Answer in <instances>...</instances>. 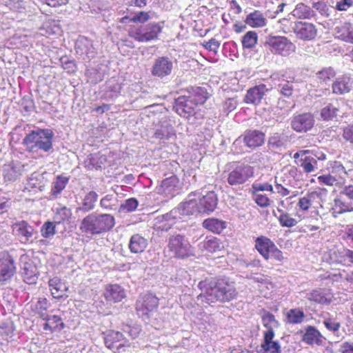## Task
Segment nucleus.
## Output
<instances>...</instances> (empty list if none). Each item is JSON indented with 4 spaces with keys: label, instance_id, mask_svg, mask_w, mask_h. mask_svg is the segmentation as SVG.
<instances>
[{
    "label": "nucleus",
    "instance_id": "obj_11",
    "mask_svg": "<svg viewBox=\"0 0 353 353\" xmlns=\"http://www.w3.org/2000/svg\"><path fill=\"white\" fill-rule=\"evenodd\" d=\"M254 175V169L247 164H240L230 170L227 175V182L232 186L245 183Z\"/></svg>",
    "mask_w": 353,
    "mask_h": 353
},
{
    "label": "nucleus",
    "instance_id": "obj_4",
    "mask_svg": "<svg viewBox=\"0 0 353 353\" xmlns=\"http://www.w3.org/2000/svg\"><path fill=\"white\" fill-rule=\"evenodd\" d=\"M54 133L49 128H37L28 133L22 141V144L30 152H49L52 149Z\"/></svg>",
    "mask_w": 353,
    "mask_h": 353
},
{
    "label": "nucleus",
    "instance_id": "obj_45",
    "mask_svg": "<svg viewBox=\"0 0 353 353\" xmlns=\"http://www.w3.org/2000/svg\"><path fill=\"white\" fill-rule=\"evenodd\" d=\"M336 37L341 40L353 43V28L350 23H344L340 27H336Z\"/></svg>",
    "mask_w": 353,
    "mask_h": 353
},
{
    "label": "nucleus",
    "instance_id": "obj_3",
    "mask_svg": "<svg viewBox=\"0 0 353 353\" xmlns=\"http://www.w3.org/2000/svg\"><path fill=\"white\" fill-rule=\"evenodd\" d=\"M114 225L115 219L112 215L92 212L81 220L79 230L86 236H96L109 232Z\"/></svg>",
    "mask_w": 353,
    "mask_h": 353
},
{
    "label": "nucleus",
    "instance_id": "obj_57",
    "mask_svg": "<svg viewBox=\"0 0 353 353\" xmlns=\"http://www.w3.org/2000/svg\"><path fill=\"white\" fill-rule=\"evenodd\" d=\"M278 91L285 97L292 96L294 90L292 82L281 80L277 86Z\"/></svg>",
    "mask_w": 353,
    "mask_h": 353
},
{
    "label": "nucleus",
    "instance_id": "obj_60",
    "mask_svg": "<svg viewBox=\"0 0 353 353\" xmlns=\"http://www.w3.org/2000/svg\"><path fill=\"white\" fill-rule=\"evenodd\" d=\"M20 105L23 112L27 114L33 112L35 108L34 100L30 95L24 96L21 99Z\"/></svg>",
    "mask_w": 353,
    "mask_h": 353
},
{
    "label": "nucleus",
    "instance_id": "obj_28",
    "mask_svg": "<svg viewBox=\"0 0 353 353\" xmlns=\"http://www.w3.org/2000/svg\"><path fill=\"white\" fill-rule=\"evenodd\" d=\"M105 300L108 302L118 303L121 301L126 296L125 290L118 284L108 285L103 292Z\"/></svg>",
    "mask_w": 353,
    "mask_h": 353
},
{
    "label": "nucleus",
    "instance_id": "obj_42",
    "mask_svg": "<svg viewBox=\"0 0 353 353\" xmlns=\"http://www.w3.org/2000/svg\"><path fill=\"white\" fill-rule=\"evenodd\" d=\"M292 14L298 19H310L315 16V12L310 7L300 3L292 11Z\"/></svg>",
    "mask_w": 353,
    "mask_h": 353
},
{
    "label": "nucleus",
    "instance_id": "obj_36",
    "mask_svg": "<svg viewBox=\"0 0 353 353\" xmlns=\"http://www.w3.org/2000/svg\"><path fill=\"white\" fill-rule=\"evenodd\" d=\"M148 246V240L139 234H133L130 239L128 248L132 253L143 252Z\"/></svg>",
    "mask_w": 353,
    "mask_h": 353
},
{
    "label": "nucleus",
    "instance_id": "obj_30",
    "mask_svg": "<svg viewBox=\"0 0 353 353\" xmlns=\"http://www.w3.org/2000/svg\"><path fill=\"white\" fill-rule=\"evenodd\" d=\"M75 50L78 54L81 56H85V57L83 58L84 60H90L94 57L96 54L92 41L87 38H81L79 39L76 43Z\"/></svg>",
    "mask_w": 353,
    "mask_h": 353
},
{
    "label": "nucleus",
    "instance_id": "obj_48",
    "mask_svg": "<svg viewBox=\"0 0 353 353\" xmlns=\"http://www.w3.org/2000/svg\"><path fill=\"white\" fill-rule=\"evenodd\" d=\"M117 196L113 194H109L105 195L101 199L99 205L103 210L113 211L117 210Z\"/></svg>",
    "mask_w": 353,
    "mask_h": 353
},
{
    "label": "nucleus",
    "instance_id": "obj_7",
    "mask_svg": "<svg viewBox=\"0 0 353 353\" xmlns=\"http://www.w3.org/2000/svg\"><path fill=\"white\" fill-rule=\"evenodd\" d=\"M353 204V185L343 186L336 198L333 201V205L330 208L332 216L336 218L339 214L352 210Z\"/></svg>",
    "mask_w": 353,
    "mask_h": 353
},
{
    "label": "nucleus",
    "instance_id": "obj_6",
    "mask_svg": "<svg viewBox=\"0 0 353 353\" xmlns=\"http://www.w3.org/2000/svg\"><path fill=\"white\" fill-rule=\"evenodd\" d=\"M164 22H152L137 26L129 30L130 37L139 42H149L158 39L162 32Z\"/></svg>",
    "mask_w": 353,
    "mask_h": 353
},
{
    "label": "nucleus",
    "instance_id": "obj_12",
    "mask_svg": "<svg viewBox=\"0 0 353 353\" xmlns=\"http://www.w3.org/2000/svg\"><path fill=\"white\" fill-rule=\"evenodd\" d=\"M265 45L272 53L283 57L289 56L295 50V46L284 37H270L265 41Z\"/></svg>",
    "mask_w": 353,
    "mask_h": 353
},
{
    "label": "nucleus",
    "instance_id": "obj_56",
    "mask_svg": "<svg viewBox=\"0 0 353 353\" xmlns=\"http://www.w3.org/2000/svg\"><path fill=\"white\" fill-rule=\"evenodd\" d=\"M56 222L48 221L41 228V236L45 239H51L56 234Z\"/></svg>",
    "mask_w": 353,
    "mask_h": 353
},
{
    "label": "nucleus",
    "instance_id": "obj_24",
    "mask_svg": "<svg viewBox=\"0 0 353 353\" xmlns=\"http://www.w3.org/2000/svg\"><path fill=\"white\" fill-rule=\"evenodd\" d=\"M48 285L53 298L57 299H65L68 298L67 292L68 287L66 283L60 278L54 276L50 279L48 281Z\"/></svg>",
    "mask_w": 353,
    "mask_h": 353
},
{
    "label": "nucleus",
    "instance_id": "obj_10",
    "mask_svg": "<svg viewBox=\"0 0 353 353\" xmlns=\"http://www.w3.org/2000/svg\"><path fill=\"white\" fill-rule=\"evenodd\" d=\"M159 305V299L152 293L141 294L136 302L137 314L143 320L149 318L151 313L154 312Z\"/></svg>",
    "mask_w": 353,
    "mask_h": 353
},
{
    "label": "nucleus",
    "instance_id": "obj_31",
    "mask_svg": "<svg viewBox=\"0 0 353 353\" xmlns=\"http://www.w3.org/2000/svg\"><path fill=\"white\" fill-rule=\"evenodd\" d=\"M268 16V12L264 14L261 11L256 10L246 16L245 23L254 28H263L268 23L267 17Z\"/></svg>",
    "mask_w": 353,
    "mask_h": 353
},
{
    "label": "nucleus",
    "instance_id": "obj_54",
    "mask_svg": "<svg viewBox=\"0 0 353 353\" xmlns=\"http://www.w3.org/2000/svg\"><path fill=\"white\" fill-rule=\"evenodd\" d=\"M50 306V303L46 298H39L34 304V312L39 316L41 319H46V310Z\"/></svg>",
    "mask_w": 353,
    "mask_h": 353
},
{
    "label": "nucleus",
    "instance_id": "obj_43",
    "mask_svg": "<svg viewBox=\"0 0 353 353\" xmlns=\"http://www.w3.org/2000/svg\"><path fill=\"white\" fill-rule=\"evenodd\" d=\"M199 249L208 252H215L221 250V243L219 240L214 236H207L199 244Z\"/></svg>",
    "mask_w": 353,
    "mask_h": 353
},
{
    "label": "nucleus",
    "instance_id": "obj_46",
    "mask_svg": "<svg viewBox=\"0 0 353 353\" xmlns=\"http://www.w3.org/2000/svg\"><path fill=\"white\" fill-rule=\"evenodd\" d=\"M106 158L105 156L99 153L90 154L88 156L85 161V166L90 169H99L101 168L102 165L105 162Z\"/></svg>",
    "mask_w": 353,
    "mask_h": 353
},
{
    "label": "nucleus",
    "instance_id": "obj_52",
    "mask_svg": "<svg viewBox=\"0 0 353 353\" xmlns=\"http://www.w3.org/2000/svg\"><path fill=\"white\" fill-rule=\"evenodd\" d=\"M139 205V201L135 198H130L125 200L118 208L119 213H129L134 212Z\"/></svg>",
    "mask_w": 353,
    "mask_h": 353
},
{
    "label": "nucleus",
    "instance_id": "obj_20",
    "mask_svg": "<svg viewBox=\"0 0 353 353\" xmlns=\"http://www.w3.org/2000/svg\"><path fill=\"white\" fill-rule=\"evenodd\" d=\"M325 154L313 151V154H307L302 159L296 161L298 166L301 168L305 173H312L318 170V160H325Z\"/></svg>",
    "mask_w": 353,
    "mask_h": 353
},
{
    "label": "nucleus",
    "instance_id": "obj_25",
    "mask_svg": "<svg viewBox=\"0 0 353 353\" xmlns=\"http://www.w3.org/2000/svg\"><path fill=\"white\" fill-rule=\"evenodd\" d=\"M294 32L298 38L303 40H312L316 36L317 33L314 25L302 21L295 24Z\"/></svg>",
    "mask_w": 353,
    "mask_h": 353
},
{
    "label": "nucleus",
    "instance_id": "obj_2",
    "mask_svg": "<svg viewBox=\"0 0 353 353\" xmlns=\"http://www.w3.org/2000/svg\"><path fill=\"white\" fill-rule=\"evenodd\" d=\"M188 95L179 96L174 101L173 109L181 117L189 118L195 113L199 105L208 98L207 90L203 87H190L187 89Z\"/></svg>",
    "mask_w": 353,
    "mask_h": 353
},
{
    "label": "nucleus",
    "instance_id": "obj_41",
    "mask_svg": "<svg viewBox=\"0 0 353 353\" xmlns=\"http://www.w3.org/2000/svg\"><path fill=\"white\" fill-rule=\"evenodd\" d=\"M99 195L93 190L85 194L82 201V205L77 208V210L87 212L92 211L96 205Z\"/></svg>",
    "mask_w": 353,
    "mask_h": 353
},
{
    "label": "nucleus",
    "instance_id": "obj_49",
    "mask_svg": "<svg viewBox=\"0 0 353 353\" xmlns=\"http://www.w3.org/2000/svg\"><path fill=\"white\" fill-rule=\"evenodd\" d=\"M305 298L310 301L321 305H328L331 300L325 296L321 290H314L306 294Z\"/></svg>",
    "mask_w": 353,
    "mask_h": 353
},
{
    "label": "nucleus",
    "instance_id": "obj_47",
    "mask_svg": "<svg viewBox=\"0 0 353 353\" xmlns=\"http://www.w3.org/2000/svg\"><path fill=\"white\" fill-rule=\"evenodd\" d=\"M287 322L290 324H301L304 321L305 314L302 309L292 308L286 312Z\"/></svg>",
    "mask_w": 353,
    "mask_h": 353
},
{
    "label": "nucleus",
    "instance_id": "obj_29",
    "mask_svg": "<svg viewBox=\"0 0 353 353\" xmlns=\"http://www.w3.org/2000/svg\"><path fill=\"white\" fill-rule=\"evenodd\" d=\"M121 88V83L118 79L112 78L103 85V97L105 99L113 100L120 95Z\"/></svg>",
    "mask_w": 353,
    "mask_h": 353
},
{
    "label": "nucleus",
    "instance_id": "obj_16",
    "mask_svg": "<svg viewBox=\"0 0 353 353\" xmlns=\"http://www.w3.org/2000/svg\"><path fill=\"white\" fill-rule=\"evenodd\" d=\"M291 141V137L283 130L270 134L268 138L267 147L274 153H281L287 149Z\"/></svg>",
    "mask_w": 353,
    "mask_h": 353
},
{
    "label": "nucleus",
    "instance_id": "obj_9",
    "mask_svg": "<svg viewBox=\"0 0 353 353\" xmlns=\"http://www.w3.org/2000/svg\"><path fill=\"white\" fill-rule=\"evenodd\" d=\"M168 248L173 256L184 259L194 255V250L188 239L181 234L172 235L169 238Z\"/></svg>",
    "mask_w": 353,
    "mask_h": 353
},
{
    "label": "nucleus",
    "instance_id": "obj_34",
    "mask_svg": "<svg viewBox=\"0 0 353 353\" xmlns=\"http://www.w3.org/2000/svg\"><path fill=\"white\" fill-rule=\"evenodd\" d=\"M275 244L268 237L260 236L255 240V248L265 259L270 258V252Z\"/></svg>",
    "mask_w": 353,
    "mask_h": 353
},
{
    "label": "nucleus",
    "instance_id": "obj_44",
    "mask_svg": "<svg viewBox=\"0 0 353 353\" xmlns=\"http://www.w3.org/2000/svg\"><path fill=\"white\" fill-rule=\"evenodd\" d=\"M42 319L46 321L43 325L44 330H61L65 327L64 323L61 321V319L57 315L46 314V319Z\"/></svg>",
    "mask_w": 353,
    "mask_h": 353
},
{
    "label": "nucleus",
    "instance_id": "obj_15",
    "mask_svg": "<svg viewBox=\"0 0 353 353\" xmlns=\"http://www.w3.org/2000/svg\"><path fill=\"white\" fill-rule=\"evenodd\" d=\"M16 269L14 257L8 252H0V282L11 279Z\"/></svg>",
    "mask_w": 353,
    "mask_h": 353
},
{
    "label": "nucleus",
    "instance_id": "obj_64",
    "mask_svg": "<svg viewBox=\"0 0 353 353\" xmlns=\"http://www.w3.org/2000/svg\"><path fill=\"white\" fill-rule=\"evenodd\" d=\"M141 330L140 326L137 325H124L122 327V331L132 339L138 337Z\"/></svg>",
    "mask_w": 353,
    "mask_h": 353
},
{
    "label": "nucleus",
    "instance_id": "obj_40",
    "mask_svg": "<svg viewBox=\"0 0 353 353\" xmlns=\"http://www.w3.org/2000/svg\"><path fill=\"white\" fill-rule=\"evenodd\" d=\"M321 334L315 327L308 325L305 328L302 341L308 345L319 344L321 342Z\"/></svg>",
    "mask_w": 353,
    "mask_h": 353
},
{
    "label": "nucleus",
    "instance_id": "obj_37",
    "mask_svg": "<svg viewBox=\"0 0 353 353\" xmlns=\"http://www.w3.org/2000/svg\"><path fill=\"white\" fill-rule=\"evenodd\" d=\"M70 180L69 176L64 175H57L51 185L50 194L52 199L58 198L65 189Z\"/></svg>",
    "mask_w": 353,
    "mask_h": 353
},
{
    "label": "nucleus",
    "instance_id": "obj_21",
    "mask_svg": "<svg viewBox=\"0 0 353 353\" xmlns=\"http://www.w3.org/2000/svg\"><path fill=\"white\" fill-rule=\"evenodd\" d=\"M269 90L265 84L255 85L247 90L243 101L247 104L258 105L262 103Z\"/></svg>",
    "mask_w": 353,
    "mask_h": 353
},
{
    "label": "nucleus",
    "instance_id": "obj_53",
    "mask_svg": "<svg viewBox=\"0 0 353 353\" xmlns=\"http://www.w3.org/2000/svg\"><path fill=\"white\" fill-rule=\"evenodd\" d=\"M20 173L13 164H6L3 168V176L6 181L11 182L17 180Z\"/></svg>",
    "mask_w": 353,
    "mask_h": 353
},
{
    "label": "nucleus",
    "instance_id": "obj_19",
    "mask_svg": "<svg viewBox=\"0 0 353 353\" xmlns=\"http://www.w3.org/2000/svg\"><path fill=\"white\" fill-rule=\"evenodd\" d=\"M153 137L162 141L170 139L175 137V131L173 126L166 118H162L157 123L152 124Z\"/></svg>",
    "mask_w": 353,
    "mask_h": 353
},
{
    "label": "nucleus",
    "instance_id": "obj_14",
    "mask_svg": "<svg viewBox=\"0 0 353 353\" xmlns=\"http://www.w3.org/2000/svg\"><path fill=\"white\" fill-rule=\"evenodd\" d=\"M315 123V118L310 112H303L295 114L290 122L292 129L299 133L307 132L311 130Z\"/></svg>",
    "mask_w": 353,
    "mask_h": 353
},
{
    "label": "nucleus",
    "instance_id": "obj_13",
    "mask_svg": "<svg viewBox=\"0 0 353 353\" xmlns=\"http://www.w3.org/2000/svg\"><path fill=\"white\" fill-rule=\"evenodd\" d=\"M13 234L22 244L32 243L34 228L26 221H19L12 225Z\"/></svg>",
    "mask_w": 353,
    "mask_h": 353
},
{
    "label": "nucleus",
    "instance_id": "obj_38",
    "mask_svg": "<svg viewBox=\"0 0 353 353\" xmlns=\"http://www.w3.org/2000/svg\"><path fill=\"white\" fill-rule=\"evenodd\" d=\"M203 227L214 234H221L228 225L226 221L216 219L208 218L203 221Z\"/></svg>",
    "mask_w": 353,
    "mask_h": 353
},
{
    "label": "nucleus",
    "instance_id": "obj_26",
    "mask_svg": "<svg viewBox=\"0 0 353 353\" xmlns=\"http://www.w3.org/2000/svg\"><path fill=\"white\" fill-rule=\"evenodd\" d=\"M265 134L257 130H248L244 132L243 142L251 149L260 147L264 143Z\"/></svg>",
    "mask_w": 353,
    "mask_h": 353
},
{
    "label": "nucleus",
    "instance_id": "obj_55",
    "mask_svg": "<svg viewBox=\"0 0 353 353\" xmlns=\"http://www.w3.org/2000/svg\"><path fill=\"white\" fill-rule=\"evenodd\" d=\"M43 187L41 176L37 173H33L28 179L26 188L32 190H39L42 191Z\"/></svg>",
    "mask_w": 353,
    "mask_h": 353
},
{
    "label": "nucleus",
    "instance_id": "obj_8",
    "mask_svg": "<svg viewBox=\"0 0 353 353\" xmlns=\"http://www.w3.org/2000/svg\"><path fill=\"white\" fill-rule=\"evenodd\" d=\"M326 196L327 193L323 190L310 192L299 199L296 207L302 211H307L310 208L313 207L316 209L314 211V213L322 219L325 214H320L318 208H323V203L325 201Z\"/></svg>",
    "mask_w": 353,
    "mask_h": 353
},
{
    "label": "nucleus",
    "instance_id": "obj_17",
    "mask_svg": "<svg viewBox=\"0 0 353 353\" xmlns=\"http://www.w3.org/2000/svg\"><path fill=\"white\" fill-rule=\"evenodd\" d=\"M174 68L172 59L168 57H160L155 59L152 69V74L161 79L168 78L171 75Z\"/></svg>",
    "mask_w": 353,
    "mask_h": 353
},
{
    "label": "nucleus",
    "instance_id": "obj_27",
    "mask_svg": "<svg viewBox=\"0 0 353 353\" xmlns=\"http://www.w3.org/2000/svg\"><path fill=\"white\" fill-rule=\"evenodd\" d=\"M218 203V198L214 191H210L198 201L199 213L209 214L213 212Z\"/></svg>",
    "mask_w": 353,
    "mask_h": 353
},
{
    "label": "nucleus",
    "instance_id": "obj_50",
    "mask_svg": "<svg viewBox=\"0 0 353 353\" xmlns=\"http://www.w3.org/2000/svg\"><path fill=\"white\" fill-rule=\"evenodd\" d=\"M54 219L57 223H61L69 221L72 216V211L66 206H61L54 208Z\"/></svg>",
    "mask_w": 353,
    "mask_h": 353
},
{
    "label": "nucleus",
    "instance_id": "obj_39",
    "mask_svg": "<svg viewBox=\"0 0 353 353\" xmlns=\"http://www.w3.org/2000/svg\"><path fill=\"white\" fill-rule=\"evenodd\" d=\"M330 172L338 179H344L347 176L351 179L353 176V170L346 169L340 161H334L330 164Z\"/></svg>",
    "mask_w": 353,
    "mask_h": 353
},
{
    "label": "nucleus",
    "instance_id": "obj_22",
    "mask_svg": "<svg viewBox=\"0 0 353 353\" xmlns=\"http://www.w3.org/2000/svg\"><path fill=\"white\" fill-rule=\"evenodd\" d=\"M104 343L108 349L115 353H120L125 345V341L121 332L110 330L105 334Z\"/></svg>",
    "mask_w": 353,
    "mask_h": 353
},
{
    "label": "nucleus",
    "instance_id": "obj_62",
    "mask_svg": "<svg viewBox=\"0 0 353 353\" xmlns=\"http://www.w3.org/2000/svg\"><path fill=\"white\" fill-rule=\"evenodd\" d=\"M317 180L320 184L333 186L339 183L338 179L330 172L327 174H323L318 176Z\"/></svg>",
    "mask_w": 353,
    "mask_h": 353
},
{
    "label": "nucleus",
    "instance_id": "obj_33",
    "mask_svg": "<svg viewBox=\"0 0 353 353\" xmlns=\"http://www.w3.org/2000/svg\"><path fill=\"white\" fill-rule=\"evenodd\" d=\"M340 105L337 101L325 103L321 110L320 116L323 121H332L336 118L340 110Z\"/></svg>",
    "mask_w": 353,
    "mask_h": 353
},
{
    "label": "nucleus",
    "instance_id": "obj_63",
    "mask_svg": "<svg viewBox=\"0 0 353 353\" xmlns=\"http://www.w3.org/2000/svg\"><path fill=\"white\" fill-rule=\"evenodd\" d=\"M279 221L282 227L292 228L297 224V221L291 217L289 214L283 212L279 217Z\"/></svg>",
    "mask_w": 353,
    "mask_h": 353
},
{
    "label": "nucleus",
    "instance_id": "obj_35",
    "mask_svg": "<svg viewBox=\"0 0 353 353\" xmlns=\"http://www.w3.org/2000/svg\"><path fill=\"white\" fill-rule=\"evenodd\" d=\"M352 83L350 77L343 76L336 78L332 85V92L335 94H345L352 90Z\"/></svg>",
    "mask_w": 353,
    "mask_h": 353
},
{
    "label": "nucleus",
    "instance_id": "obj_59",
    "mask_svg": "<svg viewBox=\"0 0 353 353\" xmlns=\"http://www.w3.org/2000/svg\"><path fill=\"white\" fill-rule=\"evenodd\" d=\"M329 315V314H327ZM323 323L327 330L334 333L337 332L340 327L341 323L337 321L336 318L328 316H323Z\"/></svg>",
    "mask_w": 353,
    "mask_h": 353
},
{
    "label": "nucleus",
    "instance_id": "obj_18",
    "mask_svg": "<svg viewBox=\"0 0 353 353\" xmlns=\"http://www.w3.org/2000/svg\"><path fill=\"white\" fill-rule=\"evenodd\" d=\"M20 266L23 281L29 285L36 283L39 272L34 262L30 259L27 254L21 256Z\"/></svg>",
    "mask_w": 353,
    "mask_h": 353
},
{
    "label": "nucleus",
    "instance_id": "obj_32",
    "mask_svg": "<svg viewBox=\"0 0 353 353\" xmlns=\"http://www.w3.org/2000/svg\"><path fill=\"white\" fill-rule=\"evenodd\" d=\"M274 337V330L264 332L263 342L261 344L263 353H281V346L277 341H273Z\"/></svg>",
    "mask_w": 353,
    "mask_h": 353
},
{
    "label": "nucleus",
    "instance_id": "obj_61",
    "mask_svg": "<svg viewBox=\"0 0 353 353\" xmlns=\"http://www.w3.org/2000/svg\"><path fill=\"white\" fill-rule=\"evenodd\" d=\"M335 76V72L331 68H325L316 73V77L321 82L326 83Z\"/></svg>",
    "mask_w": 353,
    "mask_h": 353
},
{
    "label": "nucleus",
    "instance_id": "obj_58",
    "mask_svg": "<svg viewBox=\"0 0 353 353\" xmlns=\"http://www.w3.org/2000/svg\"><path fill=\"white\" fill-rule=\"evenodd\" d=\"M262 322L267 330H273L274 327H277L278 321L275 319V316L269 312H265L262 315Z\"/></svg>",
    "mask_w": 353,
    "mask_h": 353
},
{
    "label": "nucleus",
    "instance_id": "obj_23",
    "mask_svg": "<svg viewBox=\"0 0 353 353\" xmlns=\"http://www.w3.org/2000/svg\"><path fill=\"white\" fill-rule=\"evenodd\" d=\"M181 188L179 179L172 175L162 181L160 191L166 197L172 198L179 194Z\"/></svg>",
    "mask_w": 353,
    "mask_h": 353
},
{
    "label": "nucleus",
    "instance_id": "obj_5",
    "mask_svg": "<svg viewBox=\"0 0 353 353\" xmlns=\"http://www.w3.org/2000/svg\"><path fill=\"white\" fill-rule=\"evenodd\" d=\"M196 192L188 194L185 201L181 203L177 208L172 209L169 213L163 214L162 221L165 223L163 229L168 230L176 221L182 219L184 216L193 215L199 213L198 201L195 199Z\"/></svg>",
    "mask_w": 353,
    "mask_h": 353
},
{
    "label": "nucleus",
    "instance_id": "obj_1",
    "mask_svg": "<svg viewBox=\"0 0 353 353\" xmlns=\"http://www.w3.org/2000/svg\"><path fill=\"white\" fill-rule=\"evenodd\" d=\"M197 286L201 291L197 300L208 305L216 301L229 302L238 294L234 283L228 277L205 279L199 281Z\"/></svg>",
    "mask_w": 353,
    "mask_h": 353
},
{
    "label": "nucleus",
    "instance_id": "obj_51",
    "mask_svg": "<svg viewBox=\"0 0 353 353\" xmlns=\"http://www.w3.org/2000/svg\"><path fill=\"white\" fill-rule=\"evenodd\" d=\"M258 41V34L254 31H248L243 37L241 43L245 49H252Z\"/></svg>",
    "mask_w": 353,
    "mask_h": 353
}]
</instances>
